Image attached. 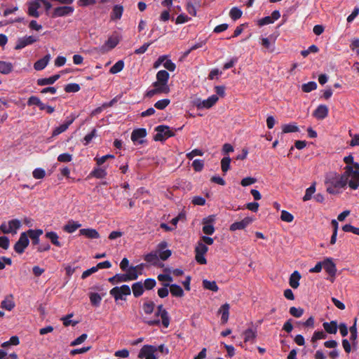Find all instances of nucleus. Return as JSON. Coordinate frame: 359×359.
Returning a JSON list of instances; mask_svg holds the SVG:
<instances>
[{"instance_id": "obj_1", "label": "nucleus", "mask_w": 359, "mask_h": 359, "mask_svg": "<svg viewBox=\"0 0 359 359\" xmlns=\"http://www.w3.org/2000/svg\"><path fill=\"white\" fill-rule=\"evenodd\" d=\"M327 184V191L330 194H336L339 193L337 189L344 188L348 184L346 172L339 175L334 173L329 175L325 180Z\"/></svg>"}, {"instance_id": "obj_2", "label": "nucleus", "mask_w": 359, "mask_h": 359, "mask_svg": "<svg viewBox=\"0 0 359 359\" xmlns=\"http://www.w3.org/2000/svg\"><path fill=\"white\" fill-rule=\"evenodd\" d=\"M109 294L114 298L116 302L126 300V297L131 294V289L128 285L116 286L110 290Z\"/></svg>"}, {"instance_id": "obj_3", "label": "nucleus", "mask_w": 359, "mask_h": 359, "mask_svg": "<svg viewBox=\"0 0 359 359\" xmlns=\"http://www.w3.org/2000/svg\"><path fill=\"white\" fill-rule=\"evenodd\" d=\"M347 182L351 189L355 190L359 187V171L354 170L351 165L345 167Z\"/></svg>"}, {"instance_id": "obj_4", "label": "nucleus", "mask_w": 359, "mask_h": 359, "mask_svg": "<svg viewBox=\"0 0 359 359\" xmlns=\"http://www.w3.org/2000/svg\"><path fill=\"white\" fill-rule=\"evenodd\" d=\"M155 130L157 132L154 138L155 141H163L175 135L169 126L165 125L156 126Z\"/></svg>"}, {"instance_id": "obj_5", "label": "nucleus", "mask_w": 359, "mask_h": 359, "mask_svg": "<svg viewBox=\"0 0 359 359\" xmlns=\"http://www.w3.org/2000/svg\"><path fill=\"white\" fill-rule=\"evenodd\" d=\"M168 79L169 73L165 70H160L156 74V81L153 83V86H160L164 90L169 93Z\"/></svg>"}, {"instance_id": "obj_6", "label": "nucleus", "mask_w": 359, "mask_h": 359, "mask_svg": "<svg viewBox=\"0 0 359 359\" xmlns=\"http://www.w3.org/2000/svg\"><path fill=\"white\" fill-rule=\"evenodd\" d=\"M208 248L202 241H198L195 248V259L200 264H205L207 260L204 255L208 252Z\"/></svg>"}, {"instance_id": "obj_7", "label": "nucleus", "mask_w": 359, "mask_h": 359, "mask_svg": "<svg viewBox=\"0 0 359 359\" xmlns=\"http://www.w3.org/2000/svg\"><path fill=\"white\" fill-rule=\"evenodd\" d=\"M157 351V347L152 345H144L140 349L138 358L140 359H156L154 353Z\"/></svg>"}, {"instance_id": "obj_8", "label": "nucleus", "mask_w": 359, "mask_h": 359, "mask_svg": "<svg viewBox=\"0 0 359 359\" xmlns=\"http://www.w3.org/2000/svg\"><path fill=\"white\" fill-rule=\"evenodd\" d=\"M29 241L26 232H22L19 238V240L14 245V250L18 254H22L26 248L29 245Z\"/></svg>"}, {"instance_id": "obj_9", "label": "nucleus", "mask_w": 359, "mask_h": 359, "mask_svg": "<svg viewBox=\"0 0 359 359\" xmlns=\"http://www.w3.org/2000/svg\"><path fill=\"white\" fill-rule=\"evenodd\" d=\"M74 8L70 6H58L55 8L51 15L53 18L70 15L73 13Z\"/></svg>"}, {"instance_id": "obj_10", "label": "nucleus", "mask_w": 359, "mask_h": 359, "mask_svg": "<svg viewBox=\"0 0 359 359\" xmlns=\"http://www.w3.org/2000/svg\"><path fill=\"white\" fill-rule=\"evenodd\" d=\"M254 221V219L250 217H246L239 222H235L229 226L231 231H236L237 230H243L249 226Z\"/></svg>"}, {"instance_id": "obj_11", "label": "nucleus", "mask_w": 359, "mask_h": 359, "mask_svg": "<svg viewBox=\"0 0 359 359\" xmlns=\"http://www.w3.org/2000/svg\"><path fill=\"white\" fill-rule=\"evenodd\" d=\"M168 247V243L165 241H161L157 245L158 258L163 261L168 259L172 255L170 250H165Z\"/></svg>"}, {"instance_id": "obj_12", "label": "nucleus", "mask_w": 359, "mask_h": 359, "mask_svg": "<svg viewBox=\"0 0 359 359\" xmlns=\"http://www.w3.org/2000/svg\"><path fill=\"white\" fill-rule=\"evenodd\" d=\"M323 268L325 271L330 275V281L334 282V277L337 272V268L335 264L333 262L331 258H326L323 261Z\"/></svg>"}, {"instance_id": "obj_13", "label": "nucleus", "mask_w": 359, "mask_h": 359, "mask_svg": "<svg viewBox=\"0 0 359 359\" xmlns=\"http://www.w3.org/2000/svg\"><path fill=\"white\" fill-rule=\"evenodd\" d=\"M147 136V130L145 128L135 129L131 134V140L135 144H142L144 137Z\"/></svg>"}, {"instance_id": "obj_14", "label": "nucleus", "mask_w": 359, "mask_h": 359, "mask_svg": "<svg viewBox=\"0 0 359 359\" xmlns=\"http://www.w3.org/2000/svg\"><path fill=\"white\" fill-rule=\"evenodd\" d=\"M215 221V216L210 215L207 218L203 219V232L206 235H212L215 232V227L212 223Z\"/></svg>"}, {"instance_id": "obj_15", "label": "nucleus", "mask_w": 359, "mask_h": 359, "mask_svg": "<svg viewBox=\"0 0 359 359\" xmlns=\"http://www.w3.org/2000/svg\"><path fill=\"white\" fill-rule=\"evenodd\" d=\"M37 38L33 36H25L18 39L15 46V50H20L28 45H31L37 41Z\"/></svg>"}, {"instance_id": "obj_16", "label": "nucleus", "mask_w": 359, "mask_h": 359, "mask_svg": "<svg viewBox=\"0 0 359 359\" xmlns=\"http://www.w3.org/2000/svg\"><path fill=\"white\" fill-rule=\"evenodd\" d=\"M75 120V116H70V117H67L65 122L62 124H61L60 126L56 127L54 130L53 131V133H52V136L53 137H55V136H57L60 134H61L62 133L66 131L69 126L74 122V121Z\"/></svg>"}, {"instance_id": "obj_17", "label": "nucleus", "mask_w": 359, "mask_h": 359, "mask_svg": "<svg viewBox=\"0 0 359 359\" xmlns=\"http://www.w3.org/2000/svg\"><path fill=\"white\" fill-rule=\"evenodd\" d=\"M328 107L325 104H320L313 113V116L318 120L325 118L328 115Z\"/></svg>"}, {"instance_id": "obj_18", "label": "nucleus", "mask_w": 359, "mask_h": 359, "mask_svg": "<svg viewBox=\"0 0 359 359\" xmlns=\"http://www.w3.org/2000/svg\"><path fill=\"white\" fill-rule=\"evenodd\" d=\"M157 311L160 313V316L162 320V325L164 327H168L170 325V318L168 311L163 308L162 304L157 306Z\"/></svg>"}, {"instance_id": "obj_19", "label": "nucleus", "mask_w": 359, "mask_h": 359, "mask_svg": "<svg viewBox=\"0 0 359 359\" xmlns=\"http://www.w3.org/2000/svg\"><path fill=\"white\" fill-rule=\"evenodd\" d=\"M123 13V6L121 5H115L112 8L110 14V19L111 21H116L121 18Z\"/></svg>"}, {"instance_id": "obj_20", "label": "nucleus", "mask_w": 359, "mask_h": 359, "mask_svg": "<svg viewBox=\"0 0 359 359\" xmlns=\"http://www.w3.org/2000/svg\"><path fill=\"white\" fill-rule=\"evenodd\" d=\"M217 101H218L217 95H212L210 96L208 99L203 100L199 104H198V107L210 109L214 104H215V103Z\"/></svg>"}, {"instance_id": "obj_21", "label": "nucleus", "mask_w": 359, "mask_h": 359, "mask_svg": "<svg viewBox=\"0 0 359 359\" xmlns=\"http://www.w3.org/2000/svg\"><path fill=\"white\" fill-rule=\"evenodd\" d=\"M229 304L226 303L223 304L218 311V313L221 314V323L224 325L227 323L229 316Z\"/></svg>"}, {"instance_id": "obj_22", "label": "nucleus", "mask_w": 359, "mask_h": 359, "mask_svg": "<svg viewBox=\"0 0 359 359\" xmlns=\"http://www.w3.org/2000/svg\"><path fill=\"white\" fill-rule=\"evenodd\" d=\"M79 234L91 239L100 238L98 231L94 229H81L79 230Z\"/></svg>"}, {"instance_id": "obj_23", "label": "nucleus", "mask_w": 359, "mask_h": 359, "mask_svg": "<svg viewBox=\"0 0 359 359\" xmlns=\"http://www.w3.org/2000/svg\"><path fill=\"white\" fill-rule=\"evenodd\" d=\"M201 6V0H189L187 5V12L193 15H196V8L200 7Z\"/></svg>"}, {"instance_id": "obj_24", "label": "nucleus", "mask_w": 359, "mask_h": 359, "mask_svg": "<svg viewBox=\"0 0 359 359\" xmlns=\"http://www.w3.org/2000/svg\"><path fill=\"white\" fill-rule=\"evenodd\" d=\"M41 7V4L39 1H36L29 4L28 7V15L32 17L39 18V13L38 9Z\"/></svg>"}, {"instance_id": "obj_25", "label": "nucleus", "mask_w": 359, "mask_h": 359, "mask_svg": "<svg viewBox=\"0 0 359 359\" xmlns=\"http://www.w3.org/2000/svg\"><path fill=\"white\" fill-rule=\"evenodd\" d=\"M27 236L30 237L34 245H37L39 243V236L43 234L42 229H29L26 232Z\"/></svg>"}, {"instance_id": "obj_26", "label": "nucleus", "mask_w": 359, "mask_h": 359, "mask_svg": "<svg viewBox=\"0 0 359 359\" xmlns=\"http://www.w3.org/2000/svg\"><path fill=\"white\" fill-rule=\"evenodd\" d=\"M50 59V54L45 55L43 58L37 60L34 63V68L37 71H41V70L43 69L48 64Z\"/></svg>"}, {"instance_id": "obj_27", "label": "nucleus", "mask_w": 359, "mask_h": 359, "mask_svg": "<svg viewBox=\"0 0 359 359\" xmlns=\"http://www.w3.org/2000/svg\"><path fill=\"white\" fill-rule=\"evenodd\" d=\"M144 259L147 263H149L154 266L158 265L159 262L158 251L156 250L147 254L144 255Z\"/></svg>"}, {"instance_id": "obj_28", "label": "nucleus", "mask_w": 359, "mask_h": 359, "mask_svg": "<svg viewBox=\"0 0 359 359\" xmlns=\"http://www.w3.org/2000/svg\"><path fill=\"white\" fill-rule=\"evenodd\" d=\"M60 74H55L48 78L39 79L36 82L37 84L41 86L50 85L53 84L56 81H57L60 79Z\"/></svg>"}, {"instance_id": "obj_29", "label": "nucleus", "mask_w": 359, "mask_h": 359, "mask_svg": "<svg viewBox=\"0 0 359 359\" xmlns=\"http://www.w3.org/2000/svg\"><path fill=\"white\" fill-rule=\"evenodd\" d=\"M15 304L12 294L7 296L1 303V307L7 311H11Z\"/></svg>"}, {"instance_id": "obj_30", "label": "nucleus", "mask_w": 359, "mask_h": 359, "mask_svg": "<svg viewBox=\"0 0 359 359\" xmlns=\"http://www.w3.org/2000/svg\"><path fill=\"white\" fill-rule=\"evenodd\" d=\"M135 297H139L143 294L144 289L143 283L141 281L136 282L132 285L130 288Z\"/></svg>"}, {"instance_id": "obj_31", "label": "nucleus", "mask_w": 359, "mask_h": 359, "mask_svg": "<svg viewBox=\"0 0 359 359\" xmlns=\"http://www.w3.org/2000/svg\"><path fill=\"white\" fill-rule=\"evenodd\" d=\"M301 279V275L297 271H294L290 277L289 284L290 285L296 289L299 285V280Z\"/></svg>"}, {"instance_id": "obj_32", "label": "nucleus", "mask_w": 359, "mask_h": 359, "mask_svg": "<svg viewBox=\"0 0 359 359\" xmlns=\"http://www.w3.org/2000/svg\"><path fill=\"white\" fill-rule=\"evenodd\" d=\"M325 332L329 334H336L337 332V323L336 320H332L330 323L325 322L323 324Z\"/></svg>"}, {"instance_id": "obj_33", "label": "nucleus", "mask_w": 359, "mask_h": 359, "mask_svg": "<svg viewBox=\"0 0 359 359\" xmlns=\"http://www.w3.org/2000/svg\"><path fill=\"white\" fill-rule=\"evenodd\" d=\"M107 175V172L104 168H94L93 170L89 174V177H93L97 179H103Z\"/></svg>"}, {"instance_id": "obj_34", "label": "nucleus", "mask_w": 359, "mask_h": 359, "mask_svg": "<svg viewBox=\"0 0 359 359\" xmlns=\"http://www.w3.org/2000/svg\"><path fill=\"white\" fill-rule=\"evenodd\" d=\"M170 292L173 297H182L184 295L182 288L177 284H170Z\"/></svg>"}, {"instance_id": "obj_35", "label": "nucleus", "mask_w": 359, "mask_h": 359, "mask_svg": "<svg viewBox=\"0 0 359 359\" xmlns=\"http://www.w3.org/2000/svg\"><path fill=\"white\" fill-rule=\"evenodd\" d=\"M81 224L77 222L69 221L67 224L63 227V230L69 233H74L77 229H79Z\"/></svg>"}, {"instance_id": "obj_36", "label": "nucleus", "mask_w": 359, "mask_h": 359, "mask_svg": "<svg viewBox=\"0 0 359 359\" xmlns=\"http://www.w3.org/2000/svg\"><path fill=\"white\" fill-rule=\"evenodd\" d=\"M140 266H130L126 271V275L128 278L129 281L137 280L140 273L137 272V269Z\"/></svg>"}, {"instance_id": "obj_37", "label": "nucleus", "mask_w": 359, "mask_h": 359, "mask_svg": "<svg viewBox=\"0 0 359 359\" xmlns=\"http://www.w3.org/2000/svg\"><path fill=\"white\" fill-rule=\"evenodd\" d=\"M13 69V66L11 62L1 61L0 60V73L3 74H8Z\"/></svg>"}, {"instance_id": "obj_38", "label": "nucleus", "mask_w": 359, "mask_h": 359, "mask_svg": "<svg viewBox=\"0 0 359 359\" xmlns=\"http://www.w3.org/2000/svg\"><path fill=\"white\" fill-rule=\"evenodd\" d=\"M46 238L49 239L50 242L57 247H62V243L59 241L57 234L54 231H48L46 233Z\"/></svg>"}, {"instance_id": "obj_39", "label": "nucleus", "mask_w": 359, "mask_h": 359, "mask_svg": "<svg viewBox=\"0 0 359 359\" xmlns=\"http://www.w3.org/2000/svg\"><path fill=\"white\" fill-rule=\"evenodd\" d=\"M21 226V222L17 219H11L8 222V228L10 233H16L17 230Z\"/></svg>"}, {"instance_id": "obj_40", "label": "nucleus", "mask_w": 359, "mask_h": 359, "mask_svg": "<svg viewBox=\"0 0 359 359\" xmlns=\"http://www.w3.org/2000/svg\"><path fill=\"white\" fill-rule=\"evenodd\" d=\"M283 133H289L299 131V127L296 123H291L289 124H285L282 126Z\"/></svg>"}, {"instance_id": "obj_41", "label": "nucleus", "mask_w": 359, "mask_h": 359, "mask_svg": "<svg viewBox=\"0 0 359 359\" xmlns=\"http://www.w3.org/2000/svg\"><path fill=\"white\" fill-rule=\"evenodd\" d=\"M203 286L205 289L211 290L212 292H217L219 290L218 286L215 281H210L208 280H203Z\"/></svg>"}, {"instance_id": "obj_42", "label": "nucleus", "mask_w": 359, "mask_h": 359, "mask_svg": "<svg viewBox=\"0 0 359 359\" xmlns=\"http://www.w3.org/2000/svg\"><path fill=\"white\" fill-rule=\"evenodd\" d=\"M124 67V62L123 60L117 61L109 69L111 74H117L123 70Z\"/></svg>"}, {"instance_id": "obj_43", "label": "nucleus", "mask_w": 359, "mask_h": 359, "mask_svg": "<svg viewBox=\"0 0 359 359\" xmlns=\"http://www.w3.org/2000/svg\"><path fill=\"white\" fill-rule=\"evenodd\" d=\"M244 341H253L256 338V332L253 331L252 329L246 330L244 333Z\"/></svg>"}, {"instance_id": "obj_44", "label": "nucleus", "mask_w": 359, "mask_h": 359, "mask_svg": "<svg viewBox=\"0 0 359 359\" xmlns=\"http://www.w3.org/2000/svg\"><path fill=\"white\" fill-rule=\"evenodd\" d=\"M242 14V11L238 7H233L229 12V16L233 20H236L241 18Z\"/></svg>"}, {"instance_id": "obj_45", "label": "nucleus", "mask_w": 359, "mask_h": 359, "mask_svg": "<svg viewBox=\"0 0 359 359\" xmlns=\"http://www.w3.org/2000/svg\"><path fill=\"white\" fill-rule=\"evenodd\" d=\"M155 304L152 301L146 302L142 305V309L146 314H151L154 310Z\"/></svg>"}, {"instance_id": "obj_46", "label": "nucleus", "mask_w": 359, "mask_h": 359, "mask_svg": "<svg viewBox=\"0 0 359 359\" xmlns=\"http://www.w3.org/2000/svg\"><path fill=\"white\" fill-rule=\"evenodd\" d=\"M261 44L271 53L273 52L275 50L274 42L271 43L268 38H262Z\"/></svg>"}, {"instance_id": "obj_47", "label": "nucleus", "mask_w": 359, "mask_h": 359, "mask_svg": "<svg viewBox=\"0 0 359 359\" xmlns=\"http://www.w3.org/2000/svg\"><path fill=\"white\" fill-rule=\"evenodd\" d=\"M317 88V83L315 81H309L304 83L302 86V90L304 93H309Z\"/></svg>"}, {"instance_id": "obj_48", "label": "nucleus", "mask_w": 359, "mask_h": 359, "mask_svg": "<svg viewBox=\"0 0 359 359\" xmlns=\"http://www.w3.org/2000/svg\"><path fill=\"white\" fill-rule=\"evenodd\" d=\"M154 88L149 90L147 92L146 96L148 97H152L154 95L160 93L168 94V93L161 88L160 86H154Z\"/></svg>"}, {"instance_id": "obj_49", "label": "nucleus", "mask_w": 359, "mask_h": 359, "mask_svg": "<svg viewBox=\"0 0 359 359\" xmlns=\"http://www.w3.org/2000/svg\"><path fill=\"white\" fill-rule=\"evenodd\" d=\"M231 158L225 156L221 160V168L223 172L226 173L230 169Z\"/></svg>"}, {"instance_id": "obj_50", "label": "nucleus", "mask_w": 359, "mask_h": 359, "mask_svg": "<svg viewBox=\"0 0 359 359\" xmlns=\"http://www.w3.org/2000/svg\"><path fill=\"white\" fill-rule=\"evenodd\" d=\"M90 301L92 305L97 306L100 304L102 297L101 296L96 292H92L90 294Z\"/></svg>"}, {"instance_id": "obj_51", "label": "nucleus", "mask_w": 359, "mask_h": 359, "mask_svg": "<svg viewBox=\"0 0 359 359\" xmlns=\"http://www.w3.org/2000/svg\"><path fill=\"white\" fill-rule=\"evenodd\" d=\"M315 191H316V185H315V183H313L311 186H310L309 188H307L306 189L305 194L303 197V201H309L311 198L312 195L315 193Z\"/></svg>"}, {"instance_id": "obj_52", "label": "nucleus", "mask_w": 359, "mask_h": 359, "mask_svg": "<svg viewBox=\"0 0 359 359\" xmlns=\"http://www.w3.org/2000/svg\"><path fill=\"white\" fill-rule=\"evenodd\" d=\"M119 41L116 37L111 36L105 42L104 46L107 47L109 50L114 48L118 43Z\"/></svg>"}, {"instance_id": "obj_53", "label": "nucleus", "mask_w": 359, "mask_h": 359, "mask_svg": "<svg viewBox=\"0 0 359 359\" xmlns=\"http://www.w3.org/2000/svg\"><path fill=\"white\" fill-rule=\"evenodd\" d=\"M304 310L301 308L292 306L290 308L289 313L291 316L295 318H300L304 314Z\"/></svg>"}, {"instance_id": "obj_54", "label": "nucleus", "mask_w": 359, "mask_h": 359, "mask_svg": "<svg viewBox=\"0 0 359 359\" xmlns=\"http://www.w3.org/2000/svg\"><path fill=\"white\" fill-rule=\"evenodd\" d=\"M162 285H163V287L159 288L158 290L157 293H158V295L159 297L165 298L169 294V290H168V288L170 286V283H163Z\"/></svg>"}, {"instance_id": "obj_55", "label": "nucleus", "mask_w": 359, "mask_h": 359, "mask_svg": "<svg viewBox=\"0 0 359 359\" xmlns=\"http://www.w3.org/2000/svg\"><path fill=\"white\" fill-rule=\"evenodd\" d=\"M170 103V100L169 99H163L157 101L154 104V107L160 110H163L165 109Z\"/></svg>"}, {"instance_id": "obj_56", "label": "nucleus", "mask_w": 359, "mask_h": 359, "mask_svg": "<svg viewBox=\"0 0 359 359\" xmlns=\"http://www.w3.org/2000/svg\"><path fill=\"white\" fill-rule=\"evenodd\" d=\"M80 86L77 83H68L65 87V90L67 93H76L80 90Z\"/></svg>"}, {"instance_id": "obj_57", "label": "nucleus", "mask_w": 359, "mask_h": 359, "mask_svg": "<svg viewBox=\"0 0 359 359\" xmlns=\"http://www.w3.org/2000/svg\"><path fill=\"white\" fill-rule=\"evenodd\" d=\"M349 330L351 332L350 340L352 341L353 344H354L358 337L356 319L355 320L354 324L349 328Z\"/></svg>"}, {"instance_id": "obj_58", "label": "nucleus", "mask_w": 359, "mask_h": 359, "mask_svg": "<svg viewBox=\"0 0 359 359\" xmlns=\"http://www.w3.org/2000/svg\"><path fill=\"white\" fill-rule=\"evenodd\" d=\"M156 285V281L154 278H147L144 283V289H146L147 290H152Z\"/></svg>"}, {"instance_id": "obj_59", "label": "nucleus", "mask_w": 359, "mask_h": 359, "mask_svg": "<svg viewBox=\"0 0 359 359\" xmlns=\"http://www.w3.org/2000/svg\"><path fill=\"white\" fill-rule=\"evenodd\" d=\"M192 167L196 172H200L204 167V161L200 159H196L192 163Z\"/></svg>"}, {"instance_id": "obj_60", "label": "nucleus", "mask_w": 359, "mask_h": 359, "mask_svg": "<svg viewBox=\"0 0 359 359\" xmlns=\"http://www.w3.org/2000/svg\"><path fill=\"white\" fill-rule=\"evenodd\" d=\"M280 219L282 221L286 222H292L294 219V216L290 212L286 210H282Z\"/></svg>"}, {"instance_id": "obj_61", "label": "nucleus", "mask_w": 359, "mask_h": 359, "mask_svg": "<svg viewBox=\"0 0 359 359\" xmlns=\"http://www.w3.org/2000/svg\"><path fill=\"white\" fill-rule=\"evenodd\" d=\"M34 178L40 180L43 179L46 175V172L42 168H36L32 172Z\"/></svg>"}, {"instance_id": "obj_62", "label": "nucleus", "mask_w": 359, "mask_h": 359, "mask_svg": "<svg viewBox=\"0 0 359 359\" xmlns=\"http://www.w3.org/2000/svg\"><path fill=\"white\" fill-rule=\"evenodd\" d=\"M72 160V156L68 153H63L58 156L57 161L62 163H68Z\"/></svg>"}, {"instance_id": "obj_63", "label": "nucleus", "mask_w": 359, "mask_h": 359, "mask_svg": "<svg viewBox=\"0 0 359 359\" xmlns=\"http://www.w3.org/2000/svg\"><path fill=\"white\" fill-rule=\"evenodd\" d=\"M327 337L326 334L323 331H315L313 337L311 338V341L315 342L317 340L325 339Z\"/></svg>"}, {"instance_id": "obj_64", "label": "nucleus", "mask_w": 359, "mask_h": 359, "mask_svg": "<svg viewBox=\"0 0 359 359\" xmlns=\"http://www.w3.org/2000/svg\"><path fill=\"white\" fill-rule=\"evenodd\" d=\"M88 337L86 334H82L81 336L77 337L76 339L72 341L70 344V346H75L82 344Z\"/></svg>"}]
</instances>
